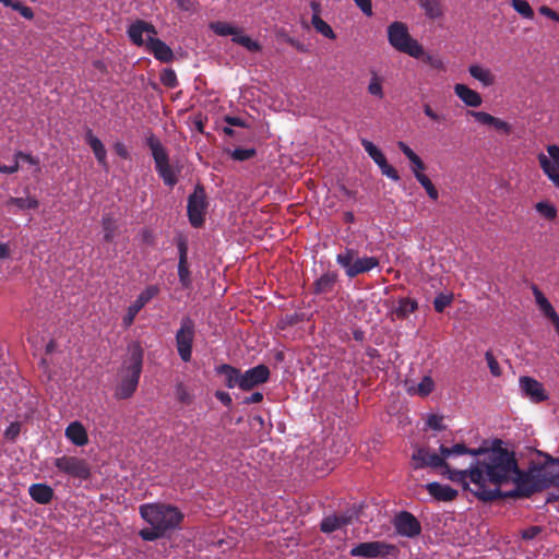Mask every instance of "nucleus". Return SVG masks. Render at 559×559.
Wrapping results in <instances>:
<instances>
[{
	"label": "nucleus",
	"instance_id": "11",
	"mask_svg": "<svg viewBox=\"0 0 559 559\" xmlns=\"http://www.w3.org/2000/svg\"><path fill=\"white\" fill-rule=\"evenodd\" d=\"M206 209V195L202 186H197L194 192L188 198L187 212L190 224L193 227H201L204 223Z\"/></svg>",
	"mask_w": 559,
	"mask_h": 559
},
{
	"label": "nucleus",
	"instance_id": "36",
	"mask_svg": "<svg viewBox=\"0 0 559 559\" xmlns=\"http://www.w3.org/2000/svg\"><path fill=\"white\" fill-rule=\"evenodd\" d=\"M435 389V382L430 376H425L416 388H409L411 394H417L421 397L428 396Z\"/></svg>",
	"mask_w": 559,
	"mask_h": 559
},
{
	"label": "nucleus",
	"instance_id": "13",
	"mask_svg": "<svg viewBox=\"0 0 559 559\" xmlns=\"http://www.w3.org/2000/svg\"><path fill=\"white\" fill-rule=\"evenodd\" d=\"M127 34L132 44L139 47H146V43H148L151 38H157L156 27L152 23L140 19L129 25Z\"/></svg>",
	"mask_w": 559,
	"mask_h": 559
},
{
	"label": "nucleus",
	"instance_id": "48",
	"mask_svg": "<svg viewBox=\"0 0 559 559\" xmlns=\"http://www.w3.org/2000/svg\"><path fill=\"white\" fill-rule=\"evenodd\" d=\"M452 301L453 295L439 294L433 300V308L438 313H441L448 306L452 304Z\"/></svg>",
	"mask_w": 559,
	"mask_h": 559
},
{
	"label": "nucleus",
	"instance_id": "44",
	"mask_svg": "<svg viewBox=\"0 0 559 559\" xmlns=\"http://www.w3.org/2000/svg\"><path fill=\"white\" fill-rule=\"evenodd\" d=\"M234 43L245 47L247 50L251 51V52H257V51H260L261 50V45L251 39L249 36L247 35H240V33L233 37L231 39Z\"/></svg>",
	"mask_w": 559,
	"mask_h": 559
},
{
	"label": "nucleus",
	"instance_id": "3",
	"mask_svg": "<svg viewBox=\"0 0 559 559\" xmlns=\"http://www.w3.org/2000/svg\"><path fill=\"white\" fill-rule=\"evenodd\" d=\"M144 352L140 343L129 344L127 356L120 369V382L118 383L115 396L119 400H127L135 392L143 367Z\"/></svg>",
	"mask_w": 559,
	"mask_h": 559
},
{
	"label": "nucleus",
	"instance_id": "4",
	"mask_svg": "<svg viewBox=\"0 0 559 559\" xmlns=\"http://www.w3.org/2000/svg\"><path fill=\"white\" fill-rule=\"evenodd\" d=\"M510 484H514L515 487L513 490L506 491L503 498H528L546 489L538 464H533L527 471L521 469L516 464V473L513 474Z\"/></svg>",
	"mask_w": 559,
	"mask_h": 559
},
{
	"label": "nucleus",
	"instance_id": "64",
	"mask_svg": "<svg viewBox=\"0 0 559 559\" xmlns=\"http://www.w3.org/2000/svg\"><path fill=\"white\" fill-rule=\"evenodd\" d=\"M140 237L143 243H146L148 246H153L155 242V237L152 230L144 228L140 233Z\"/></svg>",
	"mask_w": 559,
	"mask_h": 559
},
{
	"label": "nucleus",
	"instance_id": "10",
	"mask_svg": "<svg viewBox=\"0 0 559 559\" xmlns=\"http://www.w3.org/2000/svg\"><path fill=\"white\" fill-rule=\"evenodd\" d=\"M395 545L385 542H365L356 545L349 551L352 557H362L365 559H374L378 557H386L396 552Z\"/></svg>",
	"mask_w": 559,
	"mask_h": 559
},
{
	"label": "nucleus",
	"instance_id": "46",
	"mask_svg": "<svg viewBox=\"0 0 559 559\" xmlns=\"http://www.w3.org/2000/svg\"><path fill=\"white\" fill-rule=\"evenodd\" d=\"M159 80H160L162 84L168 88H175L178 86L177 74L170 68L164 69L160 72Z\"/></svg>",
	"mask_w": 559,
	"mask_h": 559
},
{
	"label": "nucleus",
	"instance_id": "55",
	"mask_svg": "<svg viewBox=\"0 0 559 559\" xmlns=\"http://www.w3.org/2000/svg\"><path fill=\"white\" fill-rule=\"evenodd\" d=\"M14 158L17 159L19 162L22 160V162L28 163L29 165L37 166L36 171L40 170V168L38 166L39 159L37 157L33 156L32 154L19 151L14 154Z\"/></svg>",
	"mask_w": 559,
	"mask_h": 559
},
{
	"label": "nucleus",
	"instance_id": "43",
	"mask_svg": "<svg viewBox=\"0 0 559 559\" xmlns=\"http://www.w3.org/2000/svg\"><path fill=\"white\" fill-rule=\"evenodd\" d=\"M511 5L524 19H534V11L526 0H512Z\"/></svg>",
	"mask_w": 559,
	"mask_h": 559
},
{
	"label": "nucleus",
	"instance_id": "45",
	"mask_svg": "<svg viewBox=\"0 0 559 559\" xmlns=\"http://www.w3.org/2000/svg\"><path fill=\"white\" fill-rule=\"evenodd\" d=\"M416 179L424 187L428 197L436 201L439 197V192L431 180L425 174H416Z\"/></svg>",
	"mask_w": 559,
	"mask_h": 559
},
{
	"label": "nucleus",
	"instance_id": "38",
	"mask_svg": "<svg viewBox=\"0 0 559 559\" xmlns=\"http://www.w3.org/2000/svg\"><path fill=\"white\" fill-rule=\"evenodd\" d=\"M367 91L371 96L378 99H382L384 97L383 79L380 78L374 71L371 72V79L367 86Z\"/></svg>",
	"mask_w": 559,
	"mask_h": 559
},
{
	"label": "nucleus",
	"instance_id": "21",
	"mask_svg": "<svg viewBox=\"0 0 559 559\" xmlns=\"http://www.w3.org/2000/svg\"><path fill=\"white\" fill-rule=\"evenodd\" d=\"M145 48L160 62H171L175 58L171 48L159 38H151Z\"/></svg>",
	"mask_w": 559,
	"mask_h": 559
},
{
	"label": "nucleus",
	"instance_id": "9",
	"mask_svg": "<svg viewBox=\"0 0 559 559\" xmlns=\"http://www.w3.org/2000/svg\"><path fill=\"white\" fill-rule=\"evenodd\" d=\"M195 336V323L186 316L180 321V328L176 332V347L182 361L188 362L192 356V344Z\"/></svg>",
	"mask_w": 559,
	"mask_h": 559
},
{
	"label": "nucleus",
	"instance_id": "61",
	"mask_svg": "<svg viewBox=\"0 0 559 559\" xmlns=\"http://www.w3.org/2000/svg\"><path fill=\"white\" fill-rule=\"evenodd\" d=\"M21 431V427L19 423H11L10 426L5 429L4 436L10 440H14Z\"/></svg>",
	"mask_w": 559,
	"mask_h": 559
},
{
	"label": "nucleus",
	"instance_id": "33",
	"mask_svg": "<svg viewBox=\"0 0 559 559\" xmlns=\"http://www.w3.org/2000/svg\"><path fill=\"white\" fill-rule=\"evenodd\" d=\"M104 241L111 243L118 233V224L111 214H104L102 217Z\"/></svg>",
	"mask_w": 559,
	"mask_h": 559
},
{
	"label": "nucleus",
	"instance_id": "32",
	"mask_svg": "<svg viewBox=\"0 0 559 559\" xmlns=\"http://www.w3.org/2000/svg\"><path fill=\"white\" fill-rule=\"evenodd\" d=\"M350 518L344 515H330L322 520L320 530L323 533H332L347 524H349Z\"/></svg>",
	"mask_w": 559,
	"mask_h": 559
},
{
	"label": "nucleus",
	"instance_id": "39",
	"mask_svg": "<svg viewBox=\"0 0 559 559\" xmlns=\"http://www.w3.org/2000/svg\"><path fill=\"white\" fill-rule=\"evenodd\" d=\"M8 205H14L19 210H35L39 206V202L34 197H27V198H14L11 197L8 202Z\"/></svg>",
	"mask_w": 559,
	"mask_h": 559
},
{
	"label": "nucleus",
	"instance_id": "63",
	"mask_svg": "<svg viewBox=\"0 0 559 559\" xmlns=\"http://www.w3.org/2000/svg\"><path fill=\"white\" fill-rule=\"evenodd\" d=\"M538 11L542 15L549 17L550 20L559 23V14L556 11H554L551 8H549L547 5H542L538 9Z\"/></svg>",
	"mask_w": 559,
	"mask_h": 559
},
{
	"label": "nucleus",
	"instance_id": "6",
	"mask_svg": "<svg viewBox=\"0 0 559 559\" xmlns=\"http://www.w3.org/2000/svg\"><path fill=\"white\" fill-rule=\"evenodd\" d=\"M388 40L400 52L416 59L424 56L423 45L411 36L407 25L403 22L396 21L388 26Z\"/></svg>",
	"mask_w": 559,
	"mask_h": 559
},
{
	"label": "nucleus",
	"instance_id": "1",
	"mask_svg": "<svg viewBox=\"0 0 559 559\" xmlns=\"http://www.w3.org/2000/svg\"><path fill=\"white\" fill-rule=\"evenodd\" d=\"M478 457L472 462L471 492L484 502L503 498L501 486L510 484L516 473L518 460L503 441L495 439L490 448H480Z\"/></svg>",
	"mask_w": 559,
	"mask_h": 559
},
{
	"label": "nucleus",
	"instance_id": "29",
	"mask_svg": "<svg viewBox=\"0 0 559 559\" xmlns=\"http://www.w3.org/2000/svg\"><path fill=\"white\" fill-rule=\"evenodd\" d=\"M418 309L417 300L403 297L397 300V306L392 310V316L399 320H405L409 314L414 313Z\"/></svg>",
	"mask_w": 559,
	"mask_h": 559
},
{
	"label": "nucleus",
	"instance_id": "56",
	"mask_svg": "<svg viewBox=\"0 0 559 559\" xmlns=\"http://www.w3.org/2000/svg\"><path fill=\"white\" fill-rule=\"evenodd\" d=\"M427 426L433 430H444L445 426L443 425V417L440 415L432 414L427 419Z\"/></svg>",
	"mask_w": 559,
	"mask_h": 559
},
{
	"label": "nucleus",
	"instance_id": "26",
	"mask_svg": "<svg viewBox=\"0 0 559 559\" xmlns=\"http://www.w3.org/2000/svg\"><path fill=\"white\" fill-rule=\"evenodd\" d=\"M85 141L92 148L98 164L107 168V152L103 142L90 129L85 134Z\"/></svg>",
	"mask_w": 559,
	"mask_h": 559
},
{
	"label": "nucleus",
	"instance_id": "19",
	"mask_svg": "<svg viewBox=\"0 0 559 559\" xmlns=\"http://www.w3.org/2000/svg\"><path fill=\"white\" fill-rule=\"evenodd\" d=\"M270 369L265 365H258L241 373V390L249 391L254 386L267 382Z\"/></svg>",
	"mask_w": 559,
	"mask_h": 559
},
{
	"label": "nucleus",
	"instance_id": "35",
	"mask_svg": "<svg viewBox=\"0 0 559 559\" xmlns=\"http://www.w3.org/2000/svg\"><path fill=\"white\" fill-rule=\"evenodd\" d=\"M419 5L430 20H436L443 15V8L440 0H419Z\"/></svg>",
	"mask_w": 559,
	"mask_h": 559
},
{
	"label": "nucleus",
	"instance_id": "52",
	"mask_svg": "<svg viewBox=\"0 0 559 559\" xmlns=\"http://www.w3.org/2000/svg\"><path fill=\"white\" fill-rule=\"evenodd\" d=\"M379 168L381 169L382 175L386 176L391 180H400V175L397 170L393 166H391L386 159L384 160V163H381V165H379Z\"/></svg>",
	"mask_w": 559,
	"mask_h": 559
},
{
	"label": "nucleus",
	"instance_id": "62",
	"mask_svg": "<svg viewBox=\"0 0 559 559\" xmlns=\"http://www.w3.org/2000/svg\"><path fill=\"white\" fill-rule=\"evenodd\" d=\"M411 164H412V171L415 177H416V174H424L423 171L426 169V165L424 164L423 159L419 156H416L414 159H412Z\"/></svg>",
	"mask_w": 559,
	"mask_h": 559
},
{
	"label": "nucleus",
	"instance_id": "49",
	"mask_svg": "<svg viewBox=\"0 0 559 559\" xmlns=\"http://www.w3.org/2000/svg\"><path fill=\"white\" fill-rule=\"evenodd\" d=\"M176 397L185 405H190L193 401L192 395L182 383H178L176 386Z\"/></svg>",
	"mask_w": 559,
	"mask_h": 559
},
{
	"label": "nucleus",
	"instance_id": "17",
	"mask_svg": "<svg viewBox=\"0 0 559 559\" xmlns=\"http://www.w3.org/2000/svg\"><path fill=\"white\" fill-rule=\"evenodd\" d=\"M519 384L524 396L530 399L533 403H542L547 401L549 397L543 383L532 377H521L519 379Z\"/></svg>",
	"mask_w": 559,
	"mask_h": 559
},
{
	"label": "nucleus",
	"instance_id": "60",
	"mask_svg": "<svg viewBox=\"0 0 559 559\" xmlns=\"http://www.w3.org/2000/svg\"><path fill=\"white\" fill-rule=\"evenodd\" d=\"M355 4L361 10V12L367 15H372V1L371 0H354Z\"/></svg>",
	"mask_w": 559,
	"mask_h": 559
},
{
	"label": "nucleus",
	"instance_id": "50",
	"mask_svg": "<svg viewBox=\"0 0 559 559\" xmlns=\"http://www.w3.org/2000/svg\"><path fill=\"white\" fill-rule=\"evenodd\" d=\"M11 8L14 11H17L26 20H32L34 17V12L32 8L24 5L23 2L20 0H14Z\"/></svg>",
	"mask_w": 559,
	"mask_h": 559
},
{
	"label": "nucleus",
	"instance_id": "14",
	"mask_svg": "<svg viewBox=\"0 0 559 559\" xmlns=\"http://www.w3.org/2000/svg\"><path fill=\"white\" fill-rule=\"evenodd\" d=\"M396 533L401 536L414 538L420 535L421 525L418 519L408 511H401L393 520Z\"/></svg>",
	"mask_w": 559,
	"mask_h": 559
},
{
	"label": "nucleus",
	"instance_id": "59",
	"mask_svg": "<svg viewBox=\"0 0 559 559\" xmlns=\"http://www.w3.org/2000/svg\"><path fill=\"white\" fill-rule=\"evenodd\" d=\"M542 533V527L537 525L530 526L521 532V536L525 540L534 539Z\"/></svg>",
	"mask_w": 559,
	"mask_h": 559
},
{
	"label": "nucleus",
	"instance_id": "54",
	"mask_svg": "<svg viewBox=\"0 0 559 559\" xmlns=\"http://www.w3.org/2000/svg\"><path fill=\"white\" fill-rule=\"evenodd\" d=\"M423 110H424V114L432 121L440 122V123L447 121V116L435 111L429 104H424Z\"/></svg>",
	"mask_w": 559,
	"mask_h": 559
},
{
	"label": "nucleus",
	"instance_id": "58",
	"mask_svg": "<svg viewBox=\"0 0 559 559\" xmlns=\"http://www.w3.org/2000/svg\"><path fill=\"white\" fill-rule=\"evenodd\" d=\"M491 127H493L496 130L498 131H501L502 133L509 135L511 132H512V127L511 124H509L508 122L497 118V117H493V121L492 123L490 124Z\"/></svg>",
	"mask_w": 559,
	"mask_h": 559
},
{
	"label": "nucleus",
	"instance_id": "5",
	"mask_svg": "<svg viewBox=\"0 0 559 559\" xmlns=\"http://www.w3.org/2000/svg\"><path fill=\"white\" fill-rule=\"evenodd\" d=\"M336 263L344 270L348 278H355L360 274L368 273L380 265L377 257H359L354 248L346 247L335 258Z\"/></svg>",
	"mask_w": 559,
	"mask_h": 559
},
{
	"label": "nucleus",
	"instance_id": "47",
	"mask_svg": "<svg viewBox=\"0 0 559 559\" xmlns=\"http://www.w3.org/2000/svg\"><path fill=\"white\" fill-rule=\"evenodd\" d=\"M229 154L233 159L243 162V160H248V159H251L252 157H254L257 155V151H255V148H252V147H250V148L237 147V148L230 151Z\"/></svg>",
	"mask_w": 559,
	"mask_h": 559
},
{
	"label": "nucleus",
	"instance_id": "28",
	"mask_svg": "<svg viewBox=\"0 0 559 559\" xmlns=\"http://www.w3.org/2000/svg\"><path fill=\"white\" fill-rule=\"evenodd\" d=\"M31 498L40 504L49 503L53 498V490L46 484H33L28 488Z\"/></svg>",
	"mask_w": 559,
	"mask_h": 559
},
{
	"label": "nucleus",
	"instance_id": "2",
	"mask_svg": "<svg viewBox=\"0 0 559 559\" xmlns=\"http://www.w3.org/2000/svg\"><path fill=\"white\" fill-rule=\"evenodd\" d=\"M141 518L150 527L139 532L145 542H154L168 533L181 527L185 514L175 506L168 503H145L139 508Z\"/></svg>",
	"mask_w": 559,
	"mask_h": 559
},
{
	"label": "nucleus",
	"instance_id": "25",
	"mask_svg": "<svg viewBox=\"0 0 559 559\" xmlns=\"http://www.w3.org/2000/svg\"><path fill=\"white\" fill-rule=\"evenodd\" d=\"M218 374L224 376L225 385L228 389L238 386L241 389V371L230 365L223 364L216 368Z\"/></svg>",
	"mask_w": 559,
	"mask_h": 559
},
{
	"label": "nucleus",
	"instance_id": "27",
	"mask_svg": "<svg viewBox=\"0 0 559 559\" xmlns=\"http://www.w3.org/2000/svg\"><path fill=\"white\" fill-rule=\"evenodd\" d=\"M337 282V274L335 272H325L313 282V293L322 295L331 293Z\"/></svg>",
	"mask_w": 559,
	"mask_h": 559
},
{
	"label": "nucleus",
	"instance_id": "30",
	"mask_svg": "<svg viewBox=\"0 0 559 559\" xmlns=\"http://www.w3.org/2000/svg\"><path fill=\"white\" fill-rule=\"evenodd\" d=\"M440 453L443 455L444 461L451 456H457L463 454H469L474 456L475 459L478 457L479 452H481L480 448L478 449H471L467 448L464 443H456L453 447L449 448L443 444L439 448Z\"/></svg>",
	"mask_w": 559,
	"mask_h": 559
},
{
	"label": "nucleus",
	"instance_id": "16",
	"mask_svg": "<svg viewBox=\"0 0 559 559\" xmlns=\"http://www.w3.org/2000/svg\"><path fill=\"white\" fill-rule=\"evenodd\" d=\"M414 469H421L426 467L440 468L445 465L443 455L430 452L427 448H418L412 455Z\"/></svg>",
	"mask_w": 559,
	"mask_h": 559
},
{
	"label": "nucleus",
	"instance_id": "7",
	"mask_svg": "<svg viewBox=\"0 0 559 559\" xmlns=\"http://www.w3.org/2000/svg\"><path fill=\"white\" fill-rule=\"evenodd\" d=\"M146 145L151 150L158 176L166 186L174 187L178 182V178L169 164L167 150L153 133L146 138Z\"/></svg>",
	"mask_w": 559,
	"mask_h": 559
},
{
	"label": "nucleus",
	"instance_id": "23",
	"mask_svg": "<svg viewBox=\"0 0 559 559\" xmlns=\"http://www.w3.org/2000/svg\"><path fill=\"white\" fill-rule=\"evenodd\" d=\"M454 93L468 107H478L483 103L480 94L465 84H455Z\"/></svg>",
	"mask_w": 559,
	"mask_h": 559
},
{
	"label": "nucleus",
	"instance_id": "22",
	"mask_svg": "<svg viewBox=\"0 0 559 559\" xmlns=\"http://www.w3.org/2000/svg\"><path fill=\"white\" fill-rule=\"evenodd\" d=\"M441 475L447 477L453 483L461 484L464 488L468 487V484L471 483V472H472V463L469 464L468 468L465 469H455L452 468L449 463L445 462V465H442L441 467Z\"/></svg>",
	"mask_w": 559,
	"mask_h": 559
},
{
	"label": "nucleus",
	"instance_id": "31",
	"mask_svg": "<svg viewBox=\"0 0 559 559\" xmlns=\"http://www.w3.org/2000/svg\"><path fill=\"white\" fill-rule=\"evenodd\" d=\"M468 73L472 78L479 81L485 87L491 86L496 82L495 74L489 69L478 64L469 66Z\"/></svg>",
	"mask_w": 559,
	"mask_h": 559
},
{
	"label": "nucleus",
	"instance_id": "57",
	"mask_svg": "<svg viewBox=\"0 0 559 559\" xmlns=\"http://www.w3.org/2000/svg\"><path fill=\"white\" fill-rule=\"evenodd\" d=\"M420 58H423L424 62H426L427 64H429L433 69H437V70H443L444 69L443 61L440 58H438V57H435V56H431V55H426L424 52V56H421Z\"/></svg>",
	"mask_w": 559,
	"mask_h": 559
},
{
	"label": "nucleus",
	"instance_id": "24",
	"mask_svg": "<svg viewBox=\"0 0 559 559\" xmlns=\"http://www.w3.org/2000/svg\"><path fill=\"white\" fill-rule=\"evenodd\" d=\"M64 435L76 447H83L88 442L86 429L80 421L71 423L66 428Z\"/></svg>",
	"mask_w": 559,
	"mask_h": 559
},
{
	"label": "nucleus",
	"instance_id": "8",
	"mask_svg": "<svg viewBox=\"0 0 559 559\" xmlns=\"http://www.w3.org/2000/svg\"><path fill=\"white\" fill-rule=\"evenodd\" d=\"M53 464L59 473L81 481L87 480L92 474L90 463L79 456L62 455L56 457Z\"/></svg>",
	"mask_w": 559,
	"mask_h": 559
},
{
	"label": "nucleus",
	"instance_id": "18",
	"mask_svg": "<svg viewBox=\"0 0 559 559\" xmlns=\"http://www.w3.org/2000/svg\"><path fill=\"white\" fill-rule=\"evenodd\" d=\"M177 249L179 254L178 261V277L183 288H190L192 285L191 274L188 266V242L182 236L178 237Z\"/></svg>",
	"mask_w": 559,
	"mask_h": 559
},
{
	"label": "nucleus",
	"instance_id": "41",
	"mask_svg": "<svg viewBox=\"0 0 559 559\" xmlns=\"http://www.w3.org/2000/svg\"><path fill=\"white\" fill-rule=\"evenodd\" d=\"M361 145L378 166L386 159L384 154L371 141L362 139Z\"/></svg>",
	"mask_w": 559,
	"mask_h": 559
},
{
	"label": "nucleus",
	"instance_id": "42",
	"mask_svg": "<svg viewBox=\"0 0 559 559\" xmlns=\"http://www.w3.org/2000/svg\"><path fill=\"white\" fill-rule=\"evenodd\" d=\"M535 210L540 216L548 221H554L557 217V209L548 201H540L535 204Z\"/></svg>",
	"mask_w": 559,
	"mask_h": 559
},
{
	"label": "nucleus",
	"instance_id": "53",
	"mask_svg": "<svg viewBox=\"0 0 559 559\" xmlns=\"http://www.w3.org/2000/svg\"><path fill=\"white\" fill-rule=\"evenodd\" d=\"M468 115L474 117V119L477 122H479L481 124H485V126H490L492 123V121H493V116H491L490 114L485 112V111L469 110Z\"/></svg>",
	"mask_w": 559,
	"mask_h": 559
},
{
	"label": "nucleus",
	"instance_id": "34",
	"mask_svg": "<svg viewBox=\"0 0 559 559\" xmlns=\"http://www.w3.org/2000/svg\"><path fill=\"white\" fill-rule=\"evenodd\" d=\"M533 293L535 296L536 304L538 305L539 309L542 310L545 317H547L550 321L558 317V313L556 312L551 304L536 286H534Z\"/></svg>",
	"mask_w": 559,
	"mask_h": 559
},
{
	"label": "nucleus",
	"instance_id": "15",
	"mask_svg": "<svg viewBox=\"0 0 559 559\" xmlns=\"http://www.w3.org/2000/svg\"><path fill=\"white\" fill-rule=\"evenodd\" d=\"M158 294L159 287L156 285H150L143 292H141L136 299L128 307L127 313L122 319L123 325L126 328L131 326L136 314Z\"/></svg>",
	"mask_w": 559,
	"mask_h": 559
},
{
	"label": "nucleus",
	"instance_id": "20",
	"mask_svg": "<svg viewBox=\"0 0 559 559\" xmlns=\"http://www.w3.org/2000/svg\"><path fill=\"white\" fill-rule=\"evenodd\" d=\"M428 493L437 501L450 502L456 499L459 491L449 485L432 481L426 485Z\"/></svg>",
	"mask_w": 559,
	"mask_h": 559
},
{
	"label": "nucleus",
	"instance_id": "12",
	"mask_svg": "<svg viewBox=\"0 0 559 559\" xmlns=\"http://www.w3.org/2000/svg\"><path fill=\"white\" fill-rule=\"evenodd\" d=\"M548 156L539 153L537 156L540 168L555 187L559 188V146H547Z\"/></svg>",
	"mask_w": 559,
	"mask_h": 559
},
{
	"label": "nucleus",
	"instance_id": "51",
	"mask_svg": "<svg viewBox=\"0 0 559 559\" xmlns=\"http://www.w3.org/2000/svg\"><path fill=\"white\" fill-rule=\"evenodd\" d=\"M485 359L488 364L491 374L495 377H499L501 374V368L499 366V362L497 361V359L495 358L493 354L490 350L486 352Z\"/></svg>",
	"mask_w": 559,
	"mask_h": 559
},
{
	"label": "nucleus",
	"instance_id": "40",
	"mask_svg": "<svg viewBox=\"0 0 559 559\" xmlns=\"http://www.w3.org/2000/svg\"><path fill=\"white\" fill-rule=\"evenodd\" d=\"M311 24L313 28L322 36L329 39H335L336 35L332 27L321 19V16H312Z\"/></svg>",
	"mask_w": 559,
	"mask_h": 559
},
{
	"label": "nucleus",
	"instance_id": "37",
	"mask_svg": "<svg viewBox=\"0 0 559 559\" xmlns=\"http://www.w3.org/2000/svg\"><path fill=\"white\" fill-rule=\"evenodd\" d=\"M210 28L218 36L233 35L234 37L240 33V29L227 22H212Z\"/></svg>",
	"mask_w": 559,
	"mask_h": 559
}]
</instances>
